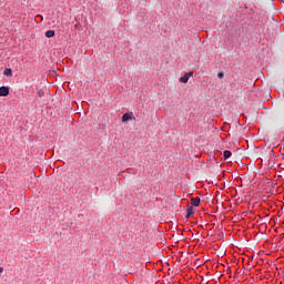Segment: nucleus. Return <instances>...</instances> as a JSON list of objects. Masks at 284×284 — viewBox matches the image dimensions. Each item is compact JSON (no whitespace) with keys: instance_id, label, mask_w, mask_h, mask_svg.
Here are the masks:
<instances>
[{"instance_id":"3","label":"nucleus","mask_w":284,"mask_h":284,"mask_svg":"<svg viewBox=\"0 0 284 284\" xmlns=\"http://www.w3.org/2000/svg\"><path fill=\"white\" fill-rule=\"evenodd\" d=\"M132 116H133L132 113H124L122 115V123H128V121H132V119H133Z\"/></svg>"},{"instance_id":"8","label":"nucleus","mask_w":284,"mask_h":284,"mask_svg":"<svg viewBox=\"0 0 284 284\" xmlns=\"http://www.w3.org/2000/svg\"><path fill=\"white\" fill-rule=\"evenodd\" d=\"M3 74H4L6 77H11V75H12V69H6L4 72H3Z\"/></svg>"},{"instance_id":"7","label":"nucleus","mask_w":284,"mask_h":284,"mask_svg":"<svg viewBox=\"0 0 284 284\" xmlns=\"http://www.w3.org/2000/svg\"><path fill=\"white\" fill-rule=\"evenodd\" d=\"M223 156H224V159H230V156H232V151H224L223 152Z\"/></svg>"},{"instance_id":"5","label":"nucleus","mask_w":284,"mask_h":284,"mask_svg":"<svg viewBox=\"0 0 284 284\" xmlns=\"http://www.w3.org/2000/svg\"><path fill=\"white\" fill-rule=\"evenodd\" d=\"M194 214V207L190 206L186 209V216L189 219V216H192Z\"/></svg>"},{"instance_id":"9","label":"nucleus","mask_w":284,"mask_h":284,"mask_svg":"<svg viewBox=\"0 0 284 284\" xmlns=\"http://www.w3.org/2000/svg\"><path fill=\"white\" fill-rule=\"evenodd\" d=\"M223 77H225V73H223V72L217 73V79H223Z\"/></svg>"},{"instance_id":"10","label":"nucleus","mask_w":284,"mask_h":284,"mask_svg":"<svg viewBox=\"0 0 284 284\" xmlns=\"http://www.w3.org/2000/svg\"><path fill=\"white\" fill-rule=\"evenodd\" d=\"M3 272V267H0V274Z\"/></svg>"},{"instance_id":"4","label":"nucleus","mask_w":284,"mask_h":284,"mask_svg":"<svg viewBox=\"0 0 284 284\" xmlns=\"http://www.w3.org/2000/svg\"><path fill=\"white\" fill-rule=\"evenodd\" d=\"M191 205H193V207H199V205H201V199L200 197H192Z\"/></svg>"},{"instance_id":"1","label":"nucleus","mask_w":284,"mask_h":284,"mask_svg":"<svg viewBox=\"0 0 284 284\" xmlns=\"http://www.w3.org/2000/svg\"><path fill=\"white\" fill-rule=\"evenodd\" d=\"M194 72H187L183 77L180 78V83H187L190 81V77H192Z\"/></svg>"},{"instance_id":"6","label":"nucleus","mask_w":284,"mask_h":284,"mask_svg":"<svg viewBox=\"0 0 284 284\" xmlns=\"http://www.w3.org/2000/svg\"><path fill=\"white\" fill-rule=\"evenodd\" d=\"M45 37H47V39H52V37H54V30L47 31Z\"/></svg>"},{"instance_id":"2","label":"nucleus","mask_w":284,"mask_h":284,"mask_svg":"<svg viewBox=\"0 0 284 284\" xmlns=\"http://www.w3.org/2000/svg\"><path fill=\"white\" fill-rule=\"evenodd\" d=\"M10 89L8 87H0V97H8Z\"/></svg>"}]
</instances>
